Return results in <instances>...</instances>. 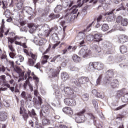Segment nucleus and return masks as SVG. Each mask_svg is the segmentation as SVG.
<instances>
[{
  "mask_svg": "<svg viewBox=\"0 0 128 128\" xmlns=\"http://www.w3.org/2000/svg\"><path fill=\"white\" fill-rule=\"evenodd\" d=\"M61 76L63 80H66L68 78V74L66 72H63L62 73Z\"/></svg>",
  "mask_w": 128,
  "mask_h": 128,
  "instance_id": "473e14b6",
  "label": "nucleus"
},
{
  "mask_svg": "<svg viewBox=\"0 0 128 128\" xmlns=\"http://www.w3.org/2000/svg\"><path fill=\"white\" fill-rule=\"evenodd\" d=\"M72 59L74 62H80L81 60L80 57L78 56L76 54H74L72 56Z\"/></svg>",
  "mask_w": 128,
  "mask_h": 128,
  "instance_id": "cd10ccee",
  "label": "nucleus"
},
{
  "mask_svg": "<svg viewBox=\"0 0 128 128\" xmlns=\"http://www.w3.org/2000/svg\"><path fill=\"white\" fill-rule=\"evenodd\" d=\"M28 28H30V32L31 34L34 32H36V26L34 23L28 24Z\"/></svg>",
  "mask_w": 128,
  "mask_h": 128,
  "instance_id": "5701e85b",
  "label": "nucleus"
},
{
  "mask_svg": "<svg viewBox=\"0 0 128 128\" xmlns=\"http://www.w3.org/2000/svg\"><path fill=\"white\" fill-rule=\"evenodd\" d=\"M81 98L84 100V102H87V100L90 98V96L88 94H84L82 96Z\"/></svg>",
  "mask_w": 128,
  "mask_h": 128,
  "instance_id": "7c9ffc66",
  "label": "nucleus"
},
{
  "mask_svg": "<svg viewBox=\"0 0 128 128\" xmlns=\"http://www.w3.org/2000/svg\"><path fill=\"white\" fill-rule=\"evenodd\" d=\"M87 70H89V72H92V70H96L94 68V62H90L89 63Z\"/></svg>",
  "mask_w": 128,
  "mask_h": 128,
  "instance_id": "b1692460",
  "label": "nucleus"
},
{
  "mask_svg": "<svg viewBox=\"0 0 128 128\" xmlns=\"http://www.w3.org/2000/svg\"><path fill=\"white\" fill-rule=\"evenodd\" d=\"M123 102H128V93L126 94L122 98Z\"/></svg>",
  "mask_w": 128,
  "mask_h": 128,
  "instance_id": "58836bf2",
  "label": "nucleus"
},
{
  "mask_svg": "<svg viewBox=\"0 0 128 128\" xmlns=\"http://www.w3.org/2000/svg\"><path fill=\"white\" fill-rule=\"evenodd\" d=\"M21 96L22 98H24V100H26V92H22L21 94Z\"/></svg>",
  "mask_w": 128,
  "mask_h": 128,
  "instance_id": "e2e57ef3",
  "label": "nucleus"
},
{
  "mask_svg": "<svg viewBox=\"0 0 128 128\" xmlns=\"http://www.w3.org/2000/svg\"><path fill=\"white\" fill-rule=\"evenodd\" d=\"M8 48L12 52H16V50H14V46H12V44L10 42H8Z\"/></svg>",
  "mask_w": 128,
  "mask_h": 128,
  "instance_id": "a19ab883",
  "label": "nucleus"
},
{
  "mask_svg": "<svg viewBox=\"0 0 128 128\" xmlns=\"http://www.w3.org/2000/svg\"><path fill=\"white\" fill-rule=\"evenodd\" d=\"M52 110V108L50 106H42V110L44 112V114H50V112Z\"/></svg>",
  "mask_w": 128,
  "mask_h": 128,
  "instance_id": "412c9836",
  "label": "nucleus"
},
{
  "mask_svg": "<svg viewBox=\"0 0 128 128\" xmlns=\"http://www.w3.org/2000/svg\"><path fill=\"white\" fill-rule=\"evenodd\" d=\"M120 68H128V64L126 62L124 64H122V63L120 64Z\"/></svg>",
  "mask_w": 128,
  "mask_h": 128,
  "instance_id": "864d4df0",
  "label": "nucleus"
},
{
  "mask_svg": "<svg viewBox=\"0 0 128 128\" xmlns=\"http://www.w3.org/2000/svg\"><path fill=\"white\" fill-rule=\"evenodd\" d=\"M58 128H68V126L64 124H60L59 125Z\"/></svg>",
  "mask_w": 128,
  "mask_h": 128,
  "instance_id": "338daca9",
  "label": "nucleus"
},
{
  "mask_svg": "<svg viewBox=\"0 0 128 128\" xmlns=\"http://www.w3.org/2000/svg\"><path fill=\"white\" fill-rule=\"evenodd\" d=\"M122 16H118L116 18V22H118V24H120V22H122Z\"/></svg>",
  "mask_w": 128,
  "mask_h": 128,
  "instance_id": "603ef678",
  "label": "nucleus"
},
{
  "mask_svg": "<svg viewBox=\"0 0 128 128\" xmlns=\"http://www.w3.org/2000/svg\"><path fill=\"white\" fill-rule=\"evenodd\" d=\"M94 66L95 70H101L104 68V65L102 62H94Z\"/></svg>",
  "mask_w": 128,
  "mask_h": 128,
  "instance_id": "a211bd4d",
  "label": "nucleus"
},
{
  "mask_svg": "<svg viewBox=\"0 0 128 128\" xmlns=\"http://www.w3.org/2000/svg\"><path fill=\"white\" fill-rule=\"evenodd\" d=\"M20 24L22 26H24L26 24V21L23 20H20Z\"/></svg>",
  "mask_w": 128,
  "mask_h": 128,
  "instance_id": "0e129e2a",
  "label": "nucleus"
},
{
  "mask_svg": "<svg viewBox=\"0 0 128 128\" xmlns=\"http://www.w3.org/2000/svg\"><path fill=\"white\" fill-rule=\"evenodd\" d=\"M100 2L102 4L98 6L97 8V10H100V8H102V4H105L108 6V4H112V0H100Z\"/></svg>",
  "mask_w": 128,
  "mask_h": 128,
  "instance_id": "4be33fe9",
  "label": "nucleus"
},
{
  "mask_svg": "<svg viewBox=\"0 0 128 128\" xmlns=\"http://www.w3.org/2000/svg\"><path fill=\"white\" fill-rule=\"evenodd\" d=\"M102 34L100 33L96 34L94 36V38L96 42H100V40H102Z\"/></svg>",
  "mask_w": 128,
  "mask_h": 128,
  "instance_id": "aec40b11",
  "label": "nucleus"
},
{
  "mask_svg": "<svg viewBox=\"0 0 128 128\" xmlns=\"http://www.w3.org/2000/svg\"><path fill=\"white\" fill-rule=\"evenodd\" d=\"M79 54L80 56H82L83 58H88L92 56V50H86L84 49H82L80 51Z\"/></svg>",
  "mask_w": 128,
  "mask_h": 128,
  "instance_id": "9d476101",
  "label": "nucleus"
},
{
  "mask_svg": "<svg viewBox=\"0 0 128 128\" xmlns=\"http://www.w3.org/2000/svg\"><path fill=\"white\" fill-rule=\"evenodd\" d=\"M72 50V52H74L76 50V46H69L65 48V49L63 50H62V54H66L68 52H70Z\"/></svg>",
  "mask_w": 128,
  "mask_h": 128,
  "instance_id": "2eb2a0df",
  "label": "nucleus"
},
{
  "mask_svg": "<svg viewBox=\"0 0 128 128\" xmlns=\"http://www.w3.org/2000/svg\"><path fill=\"white\" fill-rule=\"evenodd\" d=\"M46 42L47 40L45 38H42L38 41V46H44V44H46Z\"/></svg>",
  "mask_w": 128,
  "mask_h": 128,
  "instance_id": "4c0bfd02",
  "label": "nucleus"
},
{
  "mask_svg": "<svg viewBox=\"0 0 128 128\" xmlns=\"http://www.w3.org/2000/svg\"><path fill=\"white\" fill-rule=\"evenodd\" d=\"M16 6L18 10H23L24 8V4L22 2H19L17 3L16 4Z\"/></svg>",
  "mask_w": 128,
  "mask_h": 128,
  "instance_id": "e433bc0d",
  "label": "nucleus"
},
{
  "mask_svg": "<svg viewBox=\"0 0 128 128\" xmlns=\"http://www.w3.org/2000/svg\"><path fill=\"white\" fill-rule=\"evenodd\" d=\"M32 8L25 7L23 8V10H25L27 14H30V12H32Z\"/></svg>",
  "mask_w": 128,
  "mask_h": 128,
  "instance_id": "49530a36",
  "label": "nucleus"
},
{
  "mask_svg": "<svg viewBox=\"0 0 128 128\" xmlns=\"http://www.w3.org/2000/svg\"><path fill=\"white\" fill-rule=\"evenodd\" d=\"M56 96L58 98H62V95L60 94V92L57 91L56 92Z\"/></svg>",
  "mask_w": 128,
  "mask_h": 128,
  "instance_id": "5fc2aeb1",
  "label": "nucleus"
},
{
  "mask_svg": "<svg viewBox=\"0 0 128 128\" xmlns=\"http://www.w3.org/2000/svg\"><path fill=\"white\" fill-rule=\"evenodd\" d=\"M106 62L108 64H114V58L112 56H110L108 58Z\"/></svg>",
  "mask_w": 128,
  "mask_h": 128,
  "instance_id": "c85d7f7f",
  "label": "nucleus"
},
{
  "mask_svg": "<svg viewBox=\"0 0 128 128\" xmlns=\"http://www.w3.org/2000/svg\"><path fill=\"white\" fill-rule=\"evenodd\" d=\"M2 8H3L4 10H6V9L8 8V2H6V1H3L2 2Z\"/></svg>",
  "mask_w": 128,
  "mask_h": 128,
  "instance_id": "c03bdc74",
  "label": "nucleus"
},
{
  "mask_svg": "<svg viewBox=\"0 0 128 128\" xmlns=\"http://www.w3.org/2000/svg\"><path fill=\"white\" fill-rule=\"evenodd\" d=\"M32 95L28 94L26 96V98H25V100H27V102H32Z\"/></svg>",
  "mask_w": 128,
  "mask_h": 128,
  "instance_id": "09e8293b",
  "label": "nucleus"
},
{
  "mask_svg": "<svg viewBox=\"0 0 128 128\" xmlns=\"http://www.w3.org/2000/svg\"><path fill=\"white\" fill-rule=\"evenodd\" d=\"M72 82L76 86H77L78 88H80L82 84H84L86 82H90V78L86 76H82L78 79L72 78Z\"/></svg>",
  "mask_w": 128,
  "mask_h": 128,
  "instance_id": "7ed1b4c3",
  "label": "nucleus"
},
{
  "mask_svg": "<svg viewBox=\"0 0 128 128\" xmlns=\"http://www.w3.org/2000/svg\"><path fill=\"white\" fill-rule=\"evenodd\" d=\"M8 62L10 65V68H12L14 70H20V68L18 66H14V62L13 61L10 60Z\"/></svg>",
  "mask_w": 128,
  "mask_h": 128,
  "instance_id": "bb28decb",
  "label": "nucleus"
},
{
  "mask_svg": "<svg viewBox=\"0 0 128 128\" xmlns=\"http://www.w3.org/2000/svg\"><path fill=\"white\" fill-rule=\"evenodd\" d=\"M78 6H72L71 10H72V11L71 12L72 14H76L78 12Z\"/></svg>",
  "mask_w": 128,
  "mask_h": 128,
  "instance_id": "2f4dec72",
  "label": "nucleus"
},
{
  "mask_svg": "<svg viewBox=\"0 0 128 128\" xmlns=\"http://www.w3.org/2000/svg\"><path fill=\"white\" fill-rule=\"evenodd\" d=\"M0 81L2 82V86H6V88H10V84L8 82V81H6V76L2 75L0 76Z\"/></svg>",
  "mask_w": 128,
  "mask_h": 128,
  "instance_id": "dca6fc26",
  "label": "nucleus"
},
{
  "mask_svg": "<svg viewBox=\"0 0 128 128\" xmlns=\"http://www.w3.org/2000/svg\"><path fill=\"white\" fill-rule=\"evenodd\" d=\"M16 71L19 74L20 78L18 80V82H21V80H26V74H24V72L22 71L20 68L16 69Z\"/></svg>",
  "mask_w": 128,
  "mask_h": 128,
  "instance_id": "f8f14e48",
  "label": "nucleus"
},
{
  "mask_svg": "<svg viewBox=\"0 0 128 128\" xmlns=\"http://www.w3.org/2000/svg\"><path fill=\"white\" fill-rule=\"evenodd\" d=\"M20 114H22V118L26 122L28 120V118L29 116L31 118H36V113L34 109H32L31 111L28 110V112H26V108L24 106L20 107Z\"/></svg>",
  "mask_w": 128,
  "mask_h": 128,
  "instance_id": "f03ea898",
  "label": "nucleus"
},
{
  "mask_svg": "<svg viewBox=\"0 0 128 128\" xmlns=\"http://www.w3.org/2000/svg\"><path fill=\"white\" fill-rule=\"evenodd\" d=\"M62 7L60 5H58L56 6V7L55 8L54 12L56 14H58V12H60V10H62Z\"/></svg>",
  "mask_w": 128,
  "mask_h": 128,
  "instance_id": "79ce46f5",
  "label": "nucleus"
},
{
  "mask_svg": "<svg viewBox=\"0 0 128 128\" xmlns=\"http://www.w3.org/2000/svg\"><path fill=\"white\" fill-rule=\"evenodd\" d=\"M92 102L93 106L96 108H98V101L96 100H92Z\"/></svg>",
  "mask_w": 128,
  "mask_h": 128,
  "instance_id": "a18cd8bd",
  "label": "nucleus"
},
{
  "mask_svg": "<svg viewBox=\"0 0 128 128\" xmlns=\"http://www.w3.org/2000/svg\"><path fill=\"white\" fill-rule=\"evenodd\" d=\"M40 62H38L34 66L35 68H40Z\"/></svg>",
  "mask_w": 128,
  "mask_h": 128,
  "instance_id": "774afa93",
  "label": "nucleus"
},
{
  "mask_svg": "<svg viewBox=\"0 0 128 128\" xmlns=\"http://www.w3.org/2000/svg\"><path fill=\"white\" fill-rule=\"evenodd\" d=\"M119 42L124 44L128 42V36L126 35L121 34L118 36Z\"/></svg>",
  "mask_w": 128,
  "mask_h": 128,
  "instance_id": "6ab92c4d",
  "label": "nucleus"
},
{
  "mask_svg": "<svg viewBox=\"0 0 128 128\" xmlns=\"http://www.w3.org/2000/svg\"><path fill=\"white\" fill-rule=\"evenodd\" d=\"M58 58H60V55L58 54L56 56H55L51 60V62H56V59Z\"/></svg>",
  "mask_w": 128,
  "mask_h": 128,
  "instance_id": "bf43d9fd",
  "label": "nucleus"
},
{
  "mask_svg": "<svg viewBox=\"0 0 128 128\" xmlns=\"http://www.w3.org/2000/svg\"><path fill=\"white\" fill-rule=\"evenodd\" d=\"M104 84H110V86L112 88H118L120 86L118 80L116 79L111 80L109 83L104 81Z\"/></svg>",
  "mask_w": 128,
  "mask_h": 128,
  "instance_id": "1a4fd4ad",
  "label": "nucleus"
},
{
  "mask_svg": "<svg viewBox=\"0 0 128 128\" xmlns=\"http://www.w3.org/2000/svg\"><path fill=\"white\" fill-rule=\"evenodd\" d=\"M7 38L8 42H10V44H14V42L15 44L22 46V42L18 41L20 40L22 38V36H16L14 38L8 37Z\"/></svg>",
  "mask_w": 128,
  "mask_h": 128,
  "instance_id": "423d86ee",
  "label": "nucleus"
},
{
  "mask_svg": "<svg viewBox=\"0 0 128 128\" xmlns=\"http://www.w3.org/2000/svg\"><path fill=\"white\" fill-rule=\"evenodd\" d=\"M60 74L58 69H50L49 72V78H56Z\"/></svg>",
  "mask_w": 128,
  "mask_h": 128,
  "instance_id": "9b49d317",
  "label": "nucleus"
},
{
  "mask_svg": "<svg viewBox=\"0 0 128 128\" xmlns=\"http://www.w3.org/2000/svg\"><path fill=\"white\" fill-rule=\"evenodd\" d=\"M102 75L100 74L98 76V78L96 80V84H100V80H102Z\"/></svg>",
  "mask_w": 128,
  "mask_h": 128,
  "instance_id": "8fccbe9b",
  "label": "nucleus"
},
{
  "mask_svg": "<svg viewBox=\"0 0 128 128\" xmlns=\"http://www.w3.org/2000/svg\"><path fill=\"white\" fill-rule=\"evenodd\" d=\"M86 109H83L82 111L76 114V122L78 123L84 122V112H86Z\"/></svg>",
  "mask_w": 128,
  "mask_h": 128,
  "instance_id": "39448f33",
  "label": "nucleus"
},
{
  "mask_svg": "<svg viewBox=\"0 0 128 128\" xmlns=\"http://www.w3.org/2000/svg\"><path fill=\"white\" fill-rule=\"evenodd\" d=\"M4 20H2V24L0 28V38H2L4 36L3 32H4Z\"/></svg>",
  "mask_w": 128,
  "mask_h": 128,
  "instance_id": "393cba45",
  "label": "nucleus"
},
{
  "mask_svg": "<svg viewBox=\"0 0 128 128\" xmlns=\"http://www.w3.org/2000/svg\"><path fill=\"white\" fill-rule=\"evenodd\" d=\"M60 16V14H54V13H51L48 16L49 19H46L47 22H50V20H56V18H58Z\"/></svg>",
  "mask_w": 128,
  "mask_h": 128,
  "instance_id": "f3484780",
  "label": "nucleus"
},
{
  "mask_svg": "<svg viewBox=\"0 0 128 128\" xmlns=\"http://www.w3.org/2000/svg\"><path fill=\"white\" fill-rule=\"evenodd\" d=\"M121 24L123 26H128V19H126V18L122 19L121 22Z\"/></svg>",
  "mask_w": 128,
  "mask_h": 128,
  "instance_id": "ea45409f",
  "label": "nucleus"
},
{
  "mask_svg": "<svg viewBox=\"0 0 128 128\" xmlns=\"http://www.w3.org/2000/svg\"><path fill=\"white\" fill-rule=\"evenodd\" d=\"M106 76L104 78V82L110 83L112 80L114 76V70L110 69L106 72Z\"/></svg>",
  "mask_w": 128,
  "mask_h": 128,
  "instance_id": "0eeeda50",
  "label": "nucleus"
},
{
  "mask_svg": "<svg viewBox=\"0 0 128 128\" xmlns=\"http://www.w3.org/2000/svg\"><path fill=\"white\" fill-rule=\"evenodd\" d=\"M92 48L94 50L95 52H100L101 49L98 45L94 44Z\"/></svg>",
  "mask_w": 128,
  "mask_h": 128,
  "instance_id": "f704fd0d",
  "label": "nucleus"
},
{
  "mask_svg": "<svg viewBox=\"0 0 128 128\" xmlns=\"http://www.w3.org/2000/svg\"><path fill=\"white\" fill-rule=\"evenodd\" d=\"M43 126H48L50 124V120L46 118H44L42 121Z\"/></svg>",
  "mask_w": 128,
  "mask_h": 128,
  "instance_id": "72a5a7b5",
  "label": "nucleus"
},
{
  "mask_svg": "<svg viewBox=\"0 0 128 128\" xmlns=\"http://www.w3.org/2000/svg\"><path fill=\"white\" fill-rule=\"evenodd\" d=\"M16 52H12L9 54V56L12 58H14V56H16Z\"/></svg>",
  "mask_w": 128,
  "mask_h": 128,
  "instance_id": "4d7b16f0",
  "label": "nucleus"
},
{
  "mask_svg": "<svg viewBox=\"0 0 128 128\" xmlns=\"http://www.w3.org/2000/svg\"><path fill=\"white\" fill-rule=\"evenodd\" d=\"M124 4L122 3V4H121V6L120 8H118V9H117L116 10V12H119V10H126V8H124V5H123Z\"/></svg>",
  "mask_w": 128,
  "mask_h": 128,
  "instance_id": "6e6d98bb",
  "label": "nucleus"
},
{
  "mask_svg": "<svg viewBox=\"0 0 128 128\" xmlns=\"http://www.w3.org/2000/svg\"><path fill=\"white\" fill-rule=\"evenodd\" d=\"M102 30L103 32H106L108 30V24H103L102 26Z\"/></svg>",
  "mask_w": 128,
  "mask_h": 128,
  "instance_id": "37998d69",
  "label": "nucleus"
},
{
  "mask_svg": "<svg viewBox=\"0 0 128 128\" xmlns=\"http://www.w3.org/2000/svg\"><path fill=\"white\" fill-rule=\"evenodd\" d=\"M72 4H74V1H70L67 2V6H68V8H70Z\"/></svg>",
  "mask_w": 128,
  "mask_h": 128,
  "instance_id": "680f3d73",
  "label": "nucleus"
},
{
  "mask_svg": "<svg viewBox=\"0 0 128 128\" xmlns=\"http://www.w3.org/2000/svg\"><path fill=\"white\" fill-rule=\"evenodd\" d=\"M63 112L66 114H68V116H72V114H74V110L70 107L66 106L62 108Z\"/></svg>",
  "mask_w": 128,
  "mask_h": 128,
  "instance_id": "4468645a",
  "label": "nucleus"
},
{
  "mask_svg": "<svg viewBox=\"0 0 128 128\" xmlns=\"http://www.w3.org/2000/svg\"><path fill=\"white\" fill-rule=\"evenodd\" d=\"M76 96H72L69 98H67L64 99V104L68 106H74L76 104Z\"/></svg>",
  "mask_w": 128,
  "mask_h": 128,
  "instance_id": "20e7f679",
  "label": "nucleus"
},
{
  "mask_svg": "<svg viewBox=\"0 0 128 128\" xmlns=\"http://www.w3.org/2000/svg\"><path fill=\"white\" fill-rule=\"evenodd\" d=\"M50 58V56L48 55H44L42 56V60L41 64H45L48 62V60Z\"/></svg>",
  "mask_w": 128,
  "mask_h": 128,
  "instance_id": "a878e982",
  "label": "nucleus"
},
{
  "mask_svg": "<svg viewBox=\"0 0 128 128\" xmlns=\"http://www.w3.org/2000/svg\"><path fill=\"white\" fill-rule=\"evenodd\" d=\"M36 60H34L32 58H30L28 59V64L30 66H34Z\"/></svg>",
  "mask_w": 128,
  "mask_h": 128,
  "instance_id": "c9c22d12",
  "label": "nucleus"
},
{
  "mask_svg": "<svg viewBox=\"0 0 128 128\" xmlns=\"http://www.w3.org/2000/svg\"><path fill=\"white\" fill-rule=\"evenodd\" d=\"M96 98H104V95L102 93L98 92L96 94Z\"/></svg>",
  "mask_w": 128,
  "mask_h": 128,
  "instance_id": "3c124183",
  "label": "nucleus"
},
{
  "mask_svg": "<svg viewBox=\"0 0 128 128\" xmlns=\"http://www.w3.org/2000/svg\"><path fill=\"white\" fill-rule=\"evenodd\" d=\"M120 52H121V54H126V52H128V48L126 47V46H122L120 47Z\"/></svg>",
  "mask_w": 128,
  "mask_h": 128,
  "instance_id": "c756f323",
  "label": "nucleus"
},
{
  "mask_svg": "<svg viewBox=\"0 0 128 128\" xmlns=\"http://www.w3.org/2000/svg\"><path fill=\"white\" fill-rule=\"evenodd\" d=\"M25 80H26V82L24 84V90L26 88V87L28 84H30V80H32V79L34 80H36V82L37 83H38L40 82V80L38 79V78L34 74V73L32 72L30 70H28V71L25 74Z\"/></svg>",
  "mask_w": 128,
  "mask_h": 128,
  "instance_id": "f257e3e1",
  "label": "nucleus"
},
{
  "mask_svg": "<svg viewBox=\"0 0 128 128\" xmlns=\"http://www.w3.org/2000/svg\"><path fill=\"white\" fill-rule=\"evenodd\" d=\"M8 116V114L4 111L0 112V122H6Z\"/></svg>",
  "mask_w": 128,
  "mask_h": 128,
  "instance_id": "ddd939ff",
  "label": "nucleus"
},
{
  "mask_svg": "<svg viewBox=\"0 0 128 128\" xmlns=\"http://www.w3.org/2000/svg\"><path fill=\"white\" fill-rule=\"evenodd\" d=\"M102 20V15H100L97 18L98 22H100Z\"/></svg>",
  "mask_w": 128,
  "mask_h": 128,
  "instance_id": "69168bd1",
  "label": "nucleus"
},
{
  "mask_svg": "<svg viewBox=\"0 0 128 128\" xmlns=\"http://www.w3.org/2000/svg\"><path fill=\"white\" fill-rule=\"evenodd\" d=\"M30 56H31L32 60L36 61V58H38V54H34L32 53H30Z\"/></svg>",
  "mask_w": 128,
  "mask_h": 128,
  "instance_id": "de8ad7c7",
  "label": "nucleus"
},
{
  "mask_svg": "<svg viewBox=\"0 0 128 128\" xmlns=\"http://www.w3.org/2000/svg\"><path fill=\"white\" fill-rule=\"evenodd\" d=\"M126 106V104L122 105V106H118V108H116V109H114V110H122V108H124V106Z\"/></svg>",
  "mask_w": 128,
  "mask_h": 128,
  "instance_id": "13d9d810",
  "label": "nucleus"
},
{
  "mask_svg": "<svg viewBox=\"0 0 128 128\" xmlns=\"http://www.w3.org/2000/svg\"><path fill=\"white\" fill-rule=\"evenodd\" d=\"M94 24V22H92V24H90L86 28V30H85L86 32H90V26H92V24Z\"/></svg>",
  "mask_w": 128,
  "mask_h": 128,
  "instance_id": "052dcab7",
  "label": "nucleus"
},
{
  "mask_svg": "<svg viewBox=\"0 0 128 128\" xmlns=\"http://www.w3.org/2000/svg\"><path fill=\"white\" fill-rule=\"evenodd\" d=\"M64 92L66 96H76L74 94V89L70 88V87H65L64 88Z\"/></svg>",
  "mask_w": 128,
  "mask_h": 128,
  "instance_id": "6e6552de",
  "label": "nucleus"
}]
</instances>
